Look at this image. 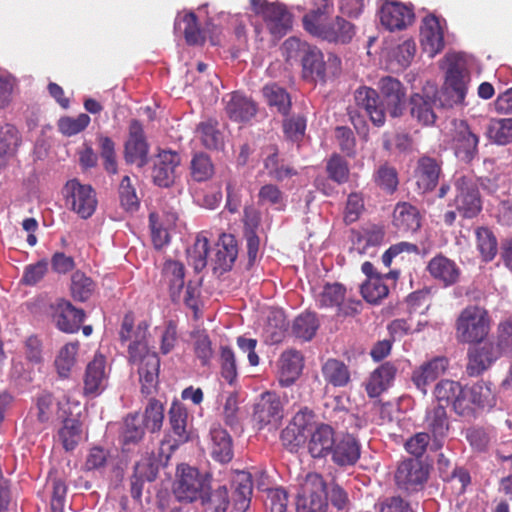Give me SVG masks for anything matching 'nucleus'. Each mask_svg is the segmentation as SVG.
Returning a JSON list of instances; mask_svg holds the SVG:
<instances>
[{
	"mask_svg": "<svg viewBox=\"0 0 512 512\" xmlns=\"http://www.w3.org/2000/svg\"><path fill=\"white\" fill-rule=\"evenodd\" d=\"M119 336L122 343L130 341L127 360L130 366L137 370L141 393L145 396L153 394L159 382L160 358L148 346V325L140 322L135 327L133 316L126 314L122 320Z\"/></svg>",
	"mask_w": 512,
	"mask_h": 512,
	"instance_id": "f257e3e1",
	"label": "nucleus"
},
{
	"mask_svg": "<svg viewBox=\"0 0 512 512\" xmlns=\"http://www.w3.org/2000/svg\"><path fill=\"white\" fill-rule=\"evenodd\" d=\"M455 336L459 343H481L490 331V316L488 311L478 305L464 308L455 323Z\"/></svg>",
	"mask_w": 512,
	"mask_h": 512,
	"instance_id": "f03ea898",
	"label": "nucleus"
},
{
	"mask_svg": "<svg viewBox=\"0 0 512 512\" xmlns=\"http://www.w3.org/2000/svg\"><path fill=\"white\" fill-rule=\"evenodd\" d=\"M283 49L285 50L284 53L287 60L295 58L299 52H303L301 62L304 78H309L313 81H325L326 63L320 49L306 42H302L296 37L286 39L283 44Z\"/></svg>",
	"mask_w": 512,
	"mask_h": 512,
	"instance_id": "7ed1b4c3",
	"label": "nucleus"
},
{
	"mask_svg": "<svg viewBox=\"0 0 512 512\" xmlns=\"http://www.w3.org/2000/svg\"><path fill=\"white\" fill-rule=\"evenodd\" d=\"M62 193L66 207L80 218L88 219L96 211L98 200L91 185L83 184L76 178L70 179L65 183Z\"/></svg>",
	"mask_w": 512,
	"mask_h": 512,
	"instance_id": "20e7f679",
	"label": "nucleus"
},
{
	"mask_svg": "<svg viewBox=\"0 0 512 512\" xmlns=\"http://www.w3.org/2000/svg\"><path fill=\"white\" fill-rule=\"evenodd\" d=\"M326 489V482L322 475L316 472L308 473L301 485V494L297 499V512H327Z\"/></svg>",
	"mask_w": 512,
	"mask_h": 512,
	"instance_id": "39448f33",
	"label": "nucleus"
},
{
	"mask_svg": "<svg viewBox=\"0 0 512 512\" xmlns=\"http://www.w3.org/2000/svg\"><path fill=\"white\" fill-rule=\"evenodd\" d=\"M250 4L253 12L262 17L275 38L283 37L292 28V15L283 4L266 0H250Z\"/></svg>",
	"mask_w": 512,
	"mask_h": 512,
	"instance_id": "423d86ee",
	"label": "nucleus"
},
{
	"mask_svg": "<svg viewBox=\"0 0 512 512\" xmlns=\"http://www.w3.org/2000/svg\"><path fill=\"white\" fill-rule=\"evenodd\" d=\"M456 195L452 205L464 218H474L482 210L480 192L475 179L471 176H460L454 182Z\"/></svg>",
	"mask_w": 512,
	"mask_h": 512,
	"instance_id": "0eeeda50",
	"label": "nucleus"
},
{
	"mask_svg": "<svg viewBox=\"0 0 512 512\" xmlns=\"http://www.w3.org/2000/svg\"><path fill=\"white\" fill-rule=\"evenodd\" d=\"M469 81L470 74L465 63L457 56L452 57L442 88V92L447 96V102L450 106L464 103Z\"/></svg>",
	"mask_w": 512,
	"mask_h": 512,
	"instance_id": "6e6552de",
	"label": "nucleus"
},
{
	"mask_svg": "<svg viewBox=\"0 0 512 512\" xmlns=\"http://www.w3.org/2000/svg\"><path fill=\"white\" fill-rule=\"evenodd\" d=\"M177 480L174 483L173 493L180 502L191 503L201 498L205 479L199 470L187 464H181L177 469Z\"/></svg>",
	"mask_w": 512,
	"mask_h": 512,
	"instance_id": "1a4fd4ad",
	"label": "nucleus"
},
{
	"mask_svg": "<svg viewBox=\"0 0 512 512\" xmlns=\"http://www.w3.org/2000/svg\"><path fill=\"white\" fill-rule=\"evenodd\" d=\"M314 14L303 17V25L307 32L329 42L348 43L355 34L354 26L345 19L337 16L328 25H315Z\"/></svg>",
	"mask_w": 512,
	"mask_h": 512,
	"instance_id": "9d476101",
	"label": "nucleus"
},
{
	"mask_svg": "<svg viewBox=\"0 0 512 512\" xmlns=\"http://www.w3.org/2000/svg\"><path fill=\"white\" fill-rule=\"evenodd\" d=\"M428 469L417 458H408L401 461L395 472L397 487L408 493L423 489L428 479Z\"/></svg>",
	"mask_w": 512,
	"mask_h": 512,
	"instance_id": "9b49d317",
	"label": "nucleus"
},
{
	"mask_svg": "<svg viewBox=\"0 0 512 512\" xmlns=\"http://www.w3.org/2000/svg\"><path fill=\"white\" fill-rule=\"evenodd\" d=\"M149 144L146 140L143 125L133 119L129 124L128 139L124 144V159L127 164H135L142 168L148 164Z\"/></svg>",
	"mask_w": 512,
	"mask_h": 512,
	"instance_id": "f8f14e48",
	"label": "nucleus"
},
{
	"mask_svg": "<svg viewBox=\"0 0 512 512\" xmlns=\"http://www.w3.org/2000/svg\"><path fill=\"white\" fill-rule=\"evenodd\" d=\"M468 363L466 373L471 377H476L487 370L504 352L496 341H487L479 346H474L468 350Z\"/></svg>",
	"mask_w": 512,
	"mask_h": 512,
	"instance_id": "ddd939ff",
	"label": "nucleus"
},
{
	"mask_svg": "<svg viewBox=\"0 0 512 512\" xmlns=\"http://www.w3.org/2000/svg\"><path fill=\"white\" fill-rule=\"evenodd\" d=\"M414 17L412 6L394 0H386L379 10L380 22L389 31L407 28L413 23Z\"/></svg>",
	"mask_w": 512,
	"mask_h": 512,
	"instance_id": "4468645a",
	"label": "nucleus"
},
{
	"mask_svg": "<svg viewBox=\"0 0 512 512\" xmlns=\"http://www.w3.org/2000/svg\"><path fill=\"white\" fill-rule=\"evenodd\" d=\"M441 173V161L430 156H421L413 173L417 189L423 194L433 191L438 185Z\"/></svg>",
	"mask_w": 512,
	"mask_h": 512,
	"instance_id": "2eb2a0df",
	"label": "nucleus"
},
{
	"mask_svg": "<svg viewBox=\"0 0 512 512\" xmlns=\"http://www.w3.org/2000/svg\"><path fill=\"white\" fill-rule=\"evenodd\" d=\"M283 418V405L280 397L272 392H265L254 406L253 420L259 429L267 425H276Z\"/></svg>",
	"mask_w": 512,
	"mask_h": 512,
	"instance_id": "dca6fc26",
	"label": "nucleus"
},
{
	"mask_svg": "<svg viewBox=\"0 0 512 512\" xmlns=\"http://www.w3.org/2000/svg\"><path fill=\"white\" fill-rule=\"evenodd\" d=\"M430 277L443 287L457 284L461 277V269L456 262L442 253L431 258L426 266Z\"/></svg>",
	"mask_w": 512,
	"mask_h": 512,
	"instance_id": "f3484780",
	"label": "nucleus"
},
{
	"mask_svg": "<svg viewBox=\"0 0 512 512\" xmlns=\"http://www.w3.org/2000/svg\"><path fill=\"white\" fill-rule=\"evenodd\" d=\"M479 137L475 134L468 123L460 120L455 125L453 145L455 155L465 163H470L478 154Z\"/></svg>",
	"mask_w": 512,
	"mask_h": 512,
	"instance_id": "a211bd4d",
	"label": "nucleus"
},
{
	"mask_svg": "<svg viewBox=\"0 0 512 512\" xmlns=\"http://www.w3.org/2000/svg\"><path fill=\"white\" fill-rule=\"evenodd\" d=\"M360 455L359 441L352 434L339 432L329 455L332 462L339 467L353 466L359 460Z\"/></svg>",
	"mask_w": 512,
	"mask_h": 512,
	"instance_id": "6ab92c4d",
	"label": "nucleus"
},
{
	"mask_svg": "<svg viewBox=\"0 0 512 512\" xmlns=\"http://www.w3.org/2000/svg\"><path fill=\"white\" fill-rule=\"evenodd\" d=\"M181 162L180 155L171 150H162L157 155L152 170L153 182L159 187H170L176 179V170Z\"/></svg>",
	"mask_w": 512,
	"mask_h": 512,
	"instance_id": "aec40b11",
	"label": "nucleus"
},
{
	"mask_svg": "<svg viewBox=\"0 0 512 512\" xmlns=\"http://www.w3.org/2000/svg\"><path fill=\"white\" fill-rule=\"evenodd\" d=\"M379 89L383 97L385 110L394 118L401 116L406 96L402 83L391 76L382 77L379 80Z\"/></svg>",
	"mask_w": 512,
	"mask_h": 512,
	"instance_id": "412c9836",
	"label": "nucleus"
},
{
	"mask_svg": "<svg viewBox=\"0 0 512 512\" xmlns=\"http://www.w3.org/2000/svg\"><path fill=\"white\" fill-rule=\"evenodd\" d=\"M338 434L329 424H317L309 433L307 448L310 455L319 459L329 456Z\"/></svg>",
	"mask_w": 512,
	"mask_h": 512,
	"instance_id": "4be33fe9",
	"label": "nucleus"
},
{
	"mask_svg": "<svg viewBox=\"0 0 512 512\" xmlns=\"http://www.w3.org/2000/svg\"><path fill=\"white\" fill-rule=\"evenodd\" d=\"M449 366L448 358L437 356L424 362L412 372L411 380L416 388L425 395L427 387L442 376Z\"/></svg>",
	"mask_w": 512,
	"mask_h": 512,
	"instance_id": "5701e85b",
	"label": "nucleus"
},
{
	"mask_svg": "<svg viewBox=\"0 0 512 512\" xmlns=\"http://www.w3.org/2000/svg\"><path fill=\"white\" fill-rule=\"evenodd\" d=\"M356 105L363 109L369 116L371 122L381 127L386 120V110L384 103L380 102L378 92L370 87L361 86L354 93Z\"/></svg>",
	"mask_w": 512,
	"mask_h": 512,
	"instance_id": "b1692460",
	"label": "nucleus"
},
{
	"mask_svg": "<svg viewBox=\"0 0 512 512\" xmlns=\"http://www.w3.org/2000/svg\"><path fill=\"white\" fill-rule=\"evenodd\" d=\"M108 373L106 371V358L102 354H95L92 361L87 364L84 374V394L99 395L106 387Z\"/></svg>",
	"mask_w": 512,
	"mask_h": 512,
	"instance_id": "393cba45",
	"label": "nucleus"
},
{
	"mask_svg": "<svg viewBox=\"0 0 512 512\" xmlns=\"http://www.w3.org/2000/svg\"><path fill=\"white\" fill-rule=\"evenodd\" d=\"M84 319V310L75 308L67 300L60 299L54 306L53 320L57 328L65 333L78 332Z\"/></svg>",
	"mask_w": 512,
	"mask_h": 512,
	"instance_id": "a878e982",
	"label": "nucleus"
},
{
	"mask_svg": "<svg viewBox=\"0 0 512 512\" xmlns=\"http://www.w3.org/2000/svg\"><path fill=\"white\" fill-rule=\"evenodd\" d=\"M397 367L394 363L387 361L377 367L365 384V390L370 398H377L387 391L397 375Z\"/></svg>",
	"mask_w": 512,
	"mask_h": 512,
	"instance_id": "bb28decb",
	"label": "nucleus"
},
{
	"mask_svg": "<svg viewBox=\"0 0 512 512\" xmlns=\"http://www.w3.org/2000/svg\"><path fill=\"white\" fill-rule=\"evenodd\" d=\"M159 470L158 459L151 455L143 457L136 462L133 475L131 477V495L133 498H140L142 495L143 484L152 482L156 479Z\"/></svg>",
	"mask_w": 512,
	"mask_h": 512,
	"instance_id": "cd10ccee",
	"label": "nucleus"
},
{
	"mask_svg": "<svg viewBox=\"0 0 512 512\" xmlns=\"http://www.w3.org/2000/svg\"><path fill=\"white\" fill-rule=\"evenodd\" d=\"M238 242L234 235L223 233L216 244L214 270L230 271L238 256Z\"/></svg>",
	"mask_w": 512,
	"mask_h": 512,
	"instance_id": "c85d7f7f",
	"label": "nucleus"
},
{
	"mask_svg": "<svg viewBox=\"0 0 512 512\" xmlns=\"http://www.w3.org/2000/svg\"><path fill=\"white\" fill-rule=\"evenodd\" d=\"M399 275V270H391L384 275L372 276V278L367 279L361 285L363 298L371 304H378L389 294V286L386 281L391 280L395 282L399 278Z\"/></svg>",
	"mask_w": 512,
	"mask_h": 512,
	"instance_id": "c756f323",
	"label": "nucleus"
},
{
	"mask_svg": "<svg viewBox=\"0 0 512 512\" xmlns=\"http://www.w3.org/2000/svg\"><path fill=\"white\" fill-rule=\"evenodd\" d=\"M421 214L417 207L408 202L397 203L392 223L401 233H414L421 227Z\"/></svg>",
	"mask_w": 512,
	"mask_h": 512,
	"instance_id": "7c9ffc66",
	"label": "nucleus"
},
{
	"mask_svg": "<svg viewBox=\"0 0 512 512\" xmlns=\"http://www.w3.org/2000/svg\"><path fill=\"white\" fill-rule=\"evenodd\" d=\"M303 369V357L297 350H288L279 359V383L282 387L292 385Z\"/></svg>",
	"mask_w": 512,
	"mask_h": 512,
	"instance_id": "2f4dec72",
	"label": "nucleus"
},
{
	"mask_svg": "<svg viewBox=\"0 0 512 512\" xmlns=\"http://www.w3.org/2000/svg\"><path fill=\"white\" fill-rule=\"evenodd\" d=\"M226 113L229 118L236 122H247L256 115V103L249 97L233 92L226 103Z\"/></svg>",
	"mask_w": 512,
	"mask_h": 512,
	"instance_id": "473e14b6",
	"label": "nucleus"
},
{
	"mask_svg": "<svg viewBox=\"0 0 512 512\" xmlns=\"http://www.w3.org/2000/svg\"><path fill=\"white\" fill-rule=\"evenodd\" d=\"M264 153L266 154L263 160L264 168L271 179L282 182L297 174L292 166L285 164L284 160L280 159L278 148L275 145L267 146Z\"/></svg>",
	"mask_w": 512,
	"mask_h": 512,
	"instance_id": "72a5a7b5",
	"label": "nucleus"
},
{
	"mask_svg": "<svg viewBox=\"0 0 512 512\" xmlns=\"http://www.w3.org/2000/svg\"><path fill=\"white\" fill-rule=\"evenodd\" d=\"M22 143L19 130L12 124L0 128V169L6 168L10 159L17 155Z\"/></svg>",
	"mask_w": 512,
	"mask_h": 512,
	"instance_id": "f704fd0d",
	"label": "nucleus"
},
{
	"mask_svg": "<svg viewBox=\"0 0 512 512\" xmlns=\"http://www.w3.org/2000/svg\"><path fill=\"white\" fill-rule=\"evenodd\" d=\"M210 436L212 458L220 463L230 462L234 452L232 438L229 433L220 426H217L210 430Z\"/></svg>",
	"mask_w": 512,
	"mask_h": 512,
	"instance_id": "c9c22d12",
	"label": "nucleus"
},
{
	"mask_svg": "<svg viewBox=\"0 0 512 512\" xmlns=\"http://www.w3.org/2000/svg\"><path fill=\"white\" fill-rule=\"evenodd\" d=\"M322 376L326 383L333 387H345L351 380L348 366L334 358L328 359L321 368Z\"/></svg>",
	"mask_w": 512,
	"mask_h": 512,
	"instance_id": "e433bc0d",
	"label": "nucleus"
},
{
	"mask_svg": "<svg viewBox=\"0 0 512 512\" xmlns=\"http://www.w3.org/2000/svg\"><path fill=\"white\" fill-rule=\"evenodd\" d=\"M433 105L434 101L430 97L415 93L410 98L411 116L423 126L433 125L436 120Z\"/></svg>",
	"mask_w": 512,
	"mask_h": 512,
	"instance_id": "4c0bfd02",
	"label": "nucleus"
},
{
	"mask_svg": "<svg viewBox=\"0 0 512 512\" xmlns=\"http://www.w3.org/2000/svg\"><path fill=\"white\" fill-rule=\"evenodd\" d=\"M421 35L430 46L431 55L440 52L444 48L443 31L439 19L435 15H428L423 19Z\"/></svg>",
	"mask_w": 512,
	"mask_h": 512,
	"instance_id": "58836bf2",
	"label": "nucleus"
},
{
	"mask_svg": "<svg viewBox=\"0 0 512 512\" xmlns=\"http://www.w3.org/2000/svg\"><path fill=\"white\" fill-rule=\"evenodd\" d=\"M187 417V410L181 404L172 403L169 410V423L175 435L174 442L176 445L183 444L189 440Z\"/></svg>",
	"mask_w": 512,
	"mask_h": 512,
	"instance_id": "ea45409f",
	"label": "nucleus"
},
{
	"mask_svg": "<svg viewBox=\"0 0 512 512\" xmlns=\"http://www.w3.org/2000/svg\"><path fill=\"white\" fill-rule=\"evenodd\" d=\"M385 229L381 225H372L364 229L362 234H359L356 241L354 242L355 249L360 254L373 255L374 252H370L371 248H376L384 242Z\"/></svg>",
	"mask_w": 512,
	"mask_h": 512,
	"instance_id": "a19ab883",
	"label": "nucleus"
},
{
	"mask_svg": "<svg viewBox=\"0 0 512 512\" xmlns=\"http://www.w3.org/2000/svg\"><path fill=\"white\" fill-rule=\"evenodd\" d=\"M426 425L435 439L444 438L449 430V419L446 408L438 404L429 410L425 417Z\"/></svg>",
	"mask_w": 512,
	"mask_h": 512,
	"instance_id": "79ce46f5",
	"label": "nucleus"
},
{
	"mask_svg": "<svg viewBox=\"0 0 512 512\" xmlns=\"http://www.w3.org/2000/svg\"><path fill=\"white\" fill-rule=\"evenodd\" d=\"M476 247L485 262L492 261L498 252V241L494 233L487 227L475 230Z\"/></svg>",
	"mask_w": 512,
	"mask_h": 512,
	"instance_id": "37998d69",
	"label": "nucleus"
},
{
	"mask_svg": "<svg viewBox=\"0 0 512 512\" xmlns=\"http://www.w3.org/2000/svg\"><path fill=\"white\" fill-rule=\"evenodd\" d=\"M82 437V424L79 420L66 418L58 431V438L65 451H73Z\"/></svg>",
	"mask_w": 512,
	"mask_h": 512,
	"instance_id": "c03bdc74",
	"label": "nucleus"
},
{
	"mask_svg": "<svg viewBox=\"0 0 512 512\" xmlns=\"http://www.w3.org/2000/svg\"><path fill=\"white\" fill-rule=\"evenodd\" d=\"M263 95L269 106L275 107L283 115H287L291 108L289 93L276 83L267 84L263 87Z\"/></svg>",
	"mask_w": 512,
	"mask_h": 512,
	"instance_id": "a18cd8bd",
	"label": "nucleus"
},
{
	"mask_svg": "<svg viewBox=\"0 0 512 512\" xmlns=\"http://www.w3.org/2000/svg\"><path fill=\"white\" fill-rule=\"evenodd\" d=\"M96 288L95 282L84 272L77 270L71 276L70 291L74 300L87 301Z\"/></svg>",
	"mask_w": 512,
	"mask_h": 512,
	"instance_id": "49530a36",
	"label": "nucleus"
},
{
	"mask_svg": "<svg viewBox=\"0 0 512 512\" xmlns=\"http://www.w3.org/2000/svg\"><path fill=\"white\" fill-rule=\"evenodd\" d=\"M209 251V240L205 236L198 235L194 244L187 249L188 263L195 271L200 272L207 266Z\"/></svg>",
	"mask_w": 512,
	"mask_h": 512,
	"instance_id": "de8ad7c7",
	"label": "nucleus"
},
{
	"mask_svg": "<svg viewBox=\"0 0 512 512\" xmlns=\"http://www.w3.org/2000/svg\"><path fill=\"white\" fill-rule=\"evenodd\" d=\"M252 491L253 487L250 474L243 473L235 481V490L233 494V505L235 510L245 512L249 508Z\"/></svg>",
	"mask_w": 512,
	"mask_h": 512,
	"instance_id": "09e8293b",
	"label": "nucleus"
},
{
	"mask_svg": "<svg viewBox=\"0 0 512 512\" xmlns=\"http://www.w3.org/2000/svg\"><path fill=\"white\" fill-rule=\"evenodd\" d=\"M163 278L168 283L172 296L178 294L184 287V265L175 260H167L162 270Z\"/></svg>",
	"mask_w": 512,
	"mask_h": 512,
	"instance_id": "8fccbe9b",
	"label": "nucleus"
},
{
	"mask_svg": "<svg viewBox=\"0 0 512 512\" xmlns=\"http://www.w3.org/2000/svg\"><path fill=\"white\" fill-rule=\"evenodd\" d=\"M111 461L110 451L101 446L91 447L82 465L83 471L102 473Z\"/></svg>",
	"mask_w": 512,
	"mask_h": 512,
	"instance_id": "3c124183",
	"label": "nucleus"
},
{
	"mask_svg": "<svg viewBox=\"0 0 512 512\" xmlns=\"http://www.w3.org/2000/svg\"><path fill=\"white\" fill-rule=\"evenodd\" d=\"M468 390L477 411L495 406L496 398L490 384L480 381L468 387Z\"/></svg>",
	"mask_w": 512,
	"mask_h": 512,
	"instance_id": "603ef678",
	"label": "nucleus"
},
{
	"mask_svg": "<svg viewBox=\"0 0 512 512\" xmlns=\"http://www.w3.org/2000/svg\"><path fill=\"white\" fill-rule=\"evenodd\" d=\"M202 504L211 512H227L230 506V497L226 486H218L209 493L202 494Z\"/></svg>",
	"mask_w": 512,
	"mask_h": 512,
	"instance_id": "864d4df0",
	"label": "nucleus"
},
{
	"mask_svg": "<svg viewBox=\"0 0 512 512\" xmlns=\"http://www.w3.org/2000/svg\"><path fill=\"white\" fill-rule=\"evenodd\" d=\"M145 425L139 414H129L124 421V428L121 434V442L124 446L137 444L145 434Z\"/></svg>",
	"mask_w": 512,
	"mask_h": 512,
	"instance_id": "5fc2aeb1",
	"label": "nucleus"
},
{
	"mask_svg": "<svg viewBox=\"0 0 512 512\" xmlns=\"http://www.w3.org/2000/svg\"><path fill=\"white\" fill-rule=\"evenodd\" d=\"M218 361L222 378L228 384L234 385L238 376V368L234 351L229 346H220Z\"/></svg>",
	"mask_w": 512,
	"mask_h": 512,
	"instance_id": "6e6d98bb",
	"label": "nucleus"
},
{
	"mask_svg": "<svg viewBox=\"0 0 512 512\" xmlns=\"http://www.w3.org/2000/svg\"><path fill=\"white\" fill-rule=\"evenodd\" d=\"M319 327L316 315L311 312L303 313L295 318L292 326L293 334L304 341L311 340Z\"/></svg>",
	"mask_w": 512,
	"mask_h": 512,
	"instance_id": "4d7b16f0",
	"label": "nucleus"
},
{
	"mask_svg": "<svg viewBox=\"0 0 512 512\" xmlns=\"http://www.w3.org/2000/svg\"><path fill=\"white\" fill-rule=\"evenodd\" d=\"M141 420L146 429L150 432L154 433L160 431L164 420L163 404L155 398H150L145 407L143 419Z\"/></svg>",
	"mask_w": 512,
	"mask_h": 512,
	"instance_id": "13d9d810",
	"label": "nucleus"
},
{
	"mask_svg": "<svg viewBox=\"0 0 512 512\" xmlns=\"http://www.w3.org/2000/svg\"><path fill=\"white\" fill-rule=\"evenodd\" d=\"M79 348V342H70L65 344L59 351L55 359V366L58 374L66 378L68 377L72 367L76 362V355Z\"/></svg>",
	"mask_w": 512,
	"mask_h": 512,
	"instance_id": "bf43d9fd",
	"label": "nucleus"
},
{
	"mask_svg": "<svg viewBox=\"0 0 512 512\" xmlns=\"http://www.w3.org/2000/svg\"><path fill=\"white\" fill-rule=\"evenodd\" d=\"M487 136L497 144L505 145L512 141V118L491 119Z\"/></svg>",
	"mask_w": 512,
	"mask_h": 512,
	"instance_id": "052dcab7",
	"label": "nucleus"
},
{
	"mask_svg": "<svg viewBox=\"0 0 512 512\" xmlns=\"http://www.w3.org/2000/svg\"><path fill=\"white\" fill-rule=\"evenodd\" d=\"M296 416L281 432L280 439L285 448L296 451L305 441L304 428L297 423Z\"/></svg>",
	"mask_w": 512,
	"mask_h": 512,
	"instance_id": "680f3d73",
	"label": "nucleus"
},
{
	"mask_svg": "<svg viewBox=\"0 0 512 512\" xmlns=\"http://www.w3.org/2000/svg\"><path fill=\"white\" fill-rule=\"evenodd\" d=\"M98 145L100 150V156L103 160V167L109 175H115L118 173V164L115 151L114 141L104 135L98 136Z\"/></svg>",
	"mask_w": 512,
	"mask_h": 512,
	"instance_id": "e2e57ef3",
	"label": "nucleus"
},
{
	"mask_svg": "<svg viewBox=\"0 0 512 512\" xmlns=\"http://www.w3.org/2000/svg\"><path fill=\"white\" fill-rule=\"evenodd\" d=\"M374 182L384 192L393 194L399 184L397 170L388 164L381 165L374 174Z\"/></svg>",
	"mask_w": 512,
	"mask_h": 512,
	"instance_id": "0e129e2a",
	"label": "nucleus"
},
{
	"mask_svg": "<svg viewBox=\"0 0 512 512\" xmlns=\"http://www.w3.org/2000/svg\"><path fill=\"white\" fill-rule=\"evenodd\" d=\"M458 393H462V386L459 382L443 379L434 388V395L439 404L453 405Z\"/></svg>",
	"mask_w": 512,
	"mask_h": 512,
	"instance_id": "69168bd1",
	"label": "nucleus"
},
{
	"mask_svg": "<svg viewBox=\"0 0 512 512\" xmlns=\"http://www.w3.org/2000/svg\"><path fill=\"white\" fill-rule=\"evenodd\" d=\"M184 24V37L189 45H203L205 43V35L199 28L197 16L194 12H188L182 17Z\"/></svg>",
	"mask_w": 512,
	"mask_h": 512,
	"instance_id": "338daca9",
	"label": "nucleus"
},
{
	"mask_svg": "<svg viewBox=\"0 0 512 512\" xmlns=\"http://www.w3.org/2000/svg\"><path fill=\"white\" fill-rule=\"evenodd\" d=\"M197 132L202 144L207 149H218L222 142L221 133L217 129V122L207 120L201 122L197 127Z\"/></svg>",
	"mask_w": 512,
	"mask_h": 512,
	"instance_id": "774afa93",
	"label": "nucleus"
}]
</instances>
